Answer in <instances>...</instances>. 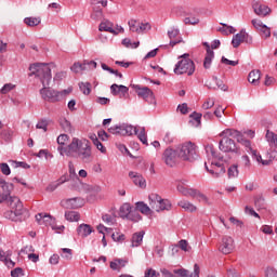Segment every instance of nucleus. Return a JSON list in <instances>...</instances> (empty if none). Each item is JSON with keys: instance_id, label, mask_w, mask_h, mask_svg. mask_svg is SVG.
Instances as JSON below:
<instances>
[{"instance_id": "f257e3e1", "label": "nucleus", "mask_w": 277, "mask_h": 277, "mask_svg": "<svg viewBox=\"0 0 277 277\" xmlns=\"http://www.w3.org/2000/svg\"><path fill=\"white\" fill-rule=\"evenodd\" d=\"M68 134H61L57 137V144H60L57 150L60 155L64 157H77L81 163H92L94 161V154H92V144L85 138L74 137L70 144L64 147V144L68 142Z\"/></svg>"}, {"instance_id": "f03ea898", "label": "nucleus", "mask_w": 277, "mask_h": 277, "mask_svg": "<svg viewBox=\"0 0 277 277\" xmlns=\"http://www.w3.org/2000/svg\"><path fill=\"white\" fill-rule=\"evenodd\" d=\"M32 75H36L40 79L43 88L40 90L41 97L48 103H57L60 102L61 93L53 89L47 88L51 83V66L43 63H37L30 66Z\"/></svg>"}, {"instance_id": "7ed1b4c3", "label": "nucleus", "mask_w": 277, "mask_h": 277, "mask_svg": "<svg viewBox=\"0 0 277 277\" xmlns=\"http://www.w3.org/2000/svg\"><path fill=\"white\" fill-rule=\"evenodd\" d=\"M206 153L208 155V161L205 162V168L213 179H220L226 174V167L224 163L217 161L221 159L215 151L213 145L206 146Z\"/></svg>"}, {"instance_id": "20e7f679", "label": "nucleus", "mask_w": 277, "mask_h": 277, "mask_svg": "<svg viewBox=\"0 0 277 277\" xmlns=\"http://www.w3.org/2000/svg\"><path fill=\"white\" fill-rule=\"evenodd\" d=\"M221 141L219 143V148L222 153H239V147H237V143L241 141V132L235 129H225L220 133Z\"/></svg>"}, {"instance_id": "39448f33", "label": "nucleus", "mask_w": 277, "mask_h": 277, "mask_svg": "<svg viewBox=\"0 0 277 277\" xmlns=\"http://www.w3.org/2000/svg\"><path fill=\"white\" fill-rule=\"evenodd\" d=\"M177 155L182 161H196L198 159V146L190 141L185 142L177 148Z\"/></svg>"}, {"instance_id": "423d86ee", "label": "nucleus", "mask_w": 277, "mask_h": 277, "mask_svg": "<svg viewBox=\"0 0 277 277\" xmlns=\"http://www.w3.org/2000/svg\"><path fill=\"white\" fill-rule=\"evenodd\" d=\"M148 200L153 213H155V211L156 213H160V211H170V209H172V202L161 198L158 194H150Z\"/></svg>"}, {"instance_id": "0eeeda50", "label": "nucleus", "mask_w": 277, "mask_h": 277, "mask_svg": "<svg viewBox=\"0 0 277 277\" xmlns=\"http://www.w3.org/2000/svg\"><path fill=\"white\" fill-rule=\"evenodd\" d=\"M173 72L175 75H188V77H192L196 72V64L192 60L182 58L175 64Z\"/></svg>"}, {"instance_id": "6e6552de", "label": "nucleus", "mask_w": 277, "mask_h": 277, "mask_svg": "<svg viewBox=\"0 0 277 277\" xmlns=\"http://www.w3.org/2000/svg\"><path fill=\"white\" fill-rule=\"evenodd\" d=\"M129 29L132 34H137L142 36L143 34H147L153 29V26L148 22H140L137 19H130L128 22Z\"/></svg>"}, {"instance_id": "1a4fd4ad", "label": "nucleus", "mask_w": 277, "mask_h": 277, "mask_svg": "<svg viewBox=\"0 0 277 277\" xmlns=\"http://www.w3.org/2000/svg\"><path fill=\"white\" fill-rule=\"evenodd\" d=\"M252 160L256 161L259 166H269L273 159H277V151H273V156L266 155L264 158L256 149H250Z\"/></svg>"}, {"instance_id": "9d476101", "label": "nucleus", "mask_w": 277, "mask_h": 277, "mask_svg": "<svg viewBox=\"0 0 277 277\" xmlns=\"http://www.w3.org/2000/svg\"><path fill=\"white\" fill-rule=\"evenodd\" d=\"M132 88L136 92L137 96L140 98H143L144 101H149L153 103V98H155V94L151 92L150 89L147 87H141L140 84H133Z\"/></svg>"}, {"instance_id": "9b49d317", "label": "nucleus", "mask_w": 277, "mask_h": 277, "mask_svg": "<svg viewBox=\"0 0 277 277\" xmlns=\"http://www.w3.org/2000/svg\"><path fill=\"white\" fill-rule=\"evenodd\" d=\"M219 250L222 252V254H230V252L235 250V240H233V237L224 236L222 238Z\"/></svg>"}, {"instance_id": "f8f14e48", "label": "nucleus", "mask_w": 277, "mask_h": 277, "mask_svg": "<svg viewBox=\"0 0 277 277\" xmlns=\"http://www.w3.org/2000/svg\"><path fill=\"white\" fill-rule=\"evenodd\" d=\"M100 31H108V34H114L115 36H118V34L124 32V28L119 25L114 28V23L109 21H104L100 24Z\"/></svg>"}, {"instance_id": "ddd939ff", "label": "nucleus", "mask_w": 277, "mask_h": 277, "mask_svg": "<svg viewBox=\"0 0 277 277\" xmlns=\"http://www.w3.org/2000/svg\"><path fill=\"white\" fill-rule=\"evenodd\" d=\"M162 159L167 166L174 168L176 161H179V151L170 148L166 149Z\"/></svg>"}, {"instance_id": "4468645a", "label": "nucleus", "mask_w": 277, "mask_h": 277, "mask_svg": "<svg viewBox=\"0 0 277 277\" xmlns=\"http://www.w3.org/2000/svg\"><path fill=\"white\" fill-rule=\"evenodd\" d=\"M241 42H247V44H251L252 42V38L250 37V35H248V32H246V30L239 31L237 35L234 36L232 40L234 49L239 48Z\"/></svg>"}, {"instance_id": "2eb2a0df", "label": "nucleus", "mask_w": 277, "mask_h": 277, "mask_svg": "<svg viewBox=\"0 0 277 277\" xmlns=\"http://www.w3.org/2000/svg\"><path fill=\"white\" fill-rule=\"evenodd\" d=\"M0 188H2V194H0V203L5 202L14 189V185L5 182L4 179L0 177Z\"/></svg>"}, {"instance_id": "dca6fc26", "label": "nucleus", "mask_w": 277, "mask_h": 277, "mask_svg": "<svg viewBox=\"0 0 277 277\" xmlns=\"http://www.w3.org/2000/svg\"><path fill=\"white\" fill-rule=\"evenodd\" d=\"M94 68H96V62H94V61L85 62L83 64L75 63L71 66L72 72H76V74L83 72V70H89V69H94Z\"/></svg>"}, {"instance_id": "f3484780", "label": "nucleus", "mask_w": 277, "mask_h": 277, "mask_svg": "<svg viewBox=\"0 0 277 277\" xmlns=\"http://www.w3.org/2000/svg\"><path fill=\"white\" fill-rule=\"evenodd\" d=\"M173 274H177L179 277H200V266L194 265V271L189 274V271L185 268L174 269Z\"/></svg>"}, {"instance_id": "a211bd4d", "label": "nucleus", "mask_w": 277, "mask_h": 277, "mask_svg": "<svg viewBox=\"0 0 277 277\" xmlns=\"http://www.w3.org/2000/svg\"><path fill=\"white\" fill-rule=\"evenodd\" d=\"M66 209H81L85 205V200L81 197H75L63 201Z\"/></svg>"}, {"instance_id": "6ab92c4d", "label": "nucleus", "mask_w": 277, "mask_h": 277, "mask_svg": "<svg viewBox=\"0 0 277 277\" xmlns=\"http://www.w3.org/2000/svg\"><path fill=\"white\" fill-rule=\"evenodd\" d=\"M129 177L133 181L134 185L136 187H141V189H146V179L142 176V174L137 172L130 171L129 172Z\"/></svg>"}, {"instance_id": "aec40b11", "label": "nucleus", "mask_w": 277, "mask_h": 277, "mask_svg": "<svg viewBox=\"0 0 277 277\" xmlns=\"http://www.w3.org/2000/svg\"><path fill=\"white\" fill-rule=\"evenodd\" d=\"M253 10L258 16H267V14H269L272 12L269 6H267L261 2H254Z\"/></svg>"}, {"instance_id": "412c9836", "label": "nucleus", "mask_w": 277, "mask_h": 277, "mask_svg": "<svg viewBox=\"0 0 277 277\" xmlns=\"http://www.w3.org/2000/svg\"><path fill=\"white\" fill-rule=\"evenodd\" d=\"M77 233L79 237H82V239H85V237H90V235L94 233V228H92L88 224H80L77 228Z\"/></svg>"}, {"instance_id": "4be33fe9", "label": "nucleus", "mask_w": 277, "mask_h": 277, "mask_svg": "<svg viewBox=\"0 0 277 277\" xmlns=\"http://www.w3.org/2000/svg\"><path fill=\"white\" fill-rule=\"evenodd\" d=\"M8 205L11 209V211H23V202H21V199L18 197H10L8 200Z\"/></svg>"}, {"instance_id": "5701e85b", "label": "nucleus", "mask_w": 277, "mask_h": 277, "mask_svg": "<svg viewBox=\"0 0 277 277\" xmlns=\"http://www.w3.org/2000/svg\"><path fill=\"white\" fill-rule=\"evenodd\" d=\"M136 211H140L143 215H153V208L150 206L146 205L144 201H137L135 203Z\"/></svg>"}, {"instance_id": "b1692460", "label": "nucleus", "mask_w": 277, "mask_h": 277, "mask_svg": "<svg viewBox=\"0 0 277 277\" xmlns=\"http://www.w3.org/2000/svg\"><path fill=\"white\" fill-rule=\"evenodd\" d=\"M179 29L176 28H172L171 30L168 31V36L170 38V47H176V44L181 43L182 40L181 39H175L174 38H179Z\"/></svg>"}, {"instance_id": "393cba45", "label": "nucleus", "mask_w": 277, "mask_h": 277, "mask_svg": "<svg viewBox=\"0 0 277 277\" xmlns=\"http://www.w3.org/2000/svg\"><path fill=\"white\" fill-rule=\"evenodd\" d=\"M21 215H23V211L18 212V210H8L4 212V217L6 220H11V222H18V217H21Z\"/></svg>"}, {"instance_id": "a878e982", "label": "nucleus", "mask_w": 277, "mask_h": 277, "mask_svg": "<svg viewBox=\"0 0 277 277\" xmlns=\"http://www.w3.org/2000/svg\"><path fill=\"white\" fill-rule=\"evenodd\" d=\"M131 211H133V207H131V203H123L119 209V215L123 220H127L131 214Z\"/></svg>"}, {"instance_id": "bb28decb", "label": "nucleus", "mask_w": 277, "mask_h": 277, "mask_svg": "<svg viewBox=\"0 0 277 277\" xmlns=\"http://www.w3.org/2000/svg\"><path fill=\"white\" fill-rule=\"evenodd\" d=\"M177 205L184 209V211H188L189 213H195V211H198V208L187 200H181Z\"/></svg>"}, {"instance_id": "cd10ccee", "label": "nucleus", "mask_w": 277, "mask_h": 277, "mask_svg": "<svg viewBox=\"0 0 277 277\" xmlns=\"http://www.w3.org/2000/svg\"><path fill=\"white\" fill-rule=\"evenodd\" d=\"M177 192L183 194V196H196V189L189 188V186H184L183 184H177Z\"/></svg>"}, {"instance_id": "c85d7f7f", "label": "nucleus", "mask_w": 277, "mask_h": 277, "mask_svg": "<svg viewBox=\"0 0 277 277\" xmlns=\"http://www.w3.org/2000/svg\"><path fill=\"white\" fill-rule=\"evenodd\" d=\"M261 80V70H252L249 72L248 81L253 85H259V81Z\"/></svg>"}, {"instance_id": "c756f323", "label": "nucleus", "mask_w": 277, "mask_h": 277, "mask_svg": "<svg viewBox=\"0 0 277 277\" xmlns=\"http://www.w3.org/2000/svg\"><path fill=\"white\" fill-rule=\"evenodd\" d=\"M266 142L269 144L272 148H277V134L267 130L266 131Z\"/></svg>"}, {"instance_id": "7c9ffc66", "label": "nucleus", "mask_w": 277, "mask_h": 277, "mask_svg": "<svg viewBox=\"0 0 277 277\" xmlns=\"http://www.w3.org/2000/svg\"><path fill=\"white\" fill-rule=\"evenodd\" d=\"M142 241H144V232L135 233L132 236V245H131V247L132 248H137V247L142 246Z\"/></svg>"}, {"instance_id": "2f4dec72", "label": "nucleus", "mask_w": 277, "mask_h": 277, "mask_svg": "<svg viewBox=\"0 0 277 277\" xmlns=\"http://www.w3.org/2000/svg\"><path fill=\"white\" fill-rule=\"evenodd\" d=\"M65 219L67 222H79V220H81V214L77 211H67L65 212Z\"/></svg>"}, {"instance_id": "473e14b6", "label": "nucleus", "mask_w": 277, "mask_h": 277, "mask_svg": "<svg viewBox=\"0 0 277 277\" xmlns=\"http://www.w3.org/2000/svg\"><path fill=\"white\" fill-rule=\"evenodd\" d=\"M126 265H127L126 260L118 259L110 262V269H114L115 272H120V269H122V267H124Z\"/></svg>"}, {"instance_id": "72a5a7b5", "label": "nucleus", "mask_w": 277, "mask_h": 277, "mask_svg": "<svg viewBox=\"0 0 277 277\" xmlns=\"http://www.w3.org/2000/svg\"><path fill=\"white\" fill-rule=\"evenodd\" d=\"M24 23L28 27H38V25H40V23H42V18H40V17H26V18H24Z\"/></svg>"}, {"instance_id": "f704fd0d", "label": "nucleus", "mask_w": 277, "mask_h": 277, "mask_svg": "<svg viewBox=\"0 0 277 277\" xmlns=\"http://www.w3.org/2000/svg\"><path fill=\"white\" fill-rule=\"evenodd\" d=\"M137 138L140 140V142H142V144H144L145 146H148V138L146 136V129L145 128H137Z\"/></svg>"}, {"instance_id": "c9c22d12", "label": "nucleus", "mask_w": 277, "mask_h": 277, "mask_svg": "<svg viewBox=\"0 0 277 277\" xmlns=\"http://www.w3.org/2000/svg\"><path fill=\"white\" fill-rule=\"evenodd\" d=\"M137 134V127L126 126L121 127V135H135Z\"/></svg>"}, {"instance_id": "e433bc0d", "label": "nucleus", "mask_w": 277, "mask_h": 277, "mask_svg": "<svg viewBox=\"0 0 277 277\" xmlns=\"http://www.w3.org/2000/svg\"><path fill=\"white\" fill-rule=\"evenodd\" d=\"M214 55L215 54L213 53V50L208 49V52L206 54L205 62H203V68H211V62Z\"/></svg>"}, {"instance_id": "4c0bfd02", "label": "nucleus", "mask_w": 277, "mask_h": 277, "mask_svg": "<svg viewBox=\"0 0 277 277\" xmlns=\"http://www.w3.org/2000/svg\"><path fill=\"white\" fill-rule=\"evenodd\" d=\"M61 256L65 261H72V249L62 248L61 249Z\"/></svg>"}, {"instance_id": "58836bf2", "label": "nucleus", "mask_w": 277, "mask_h": 277, "mask_svg": "<svg viewBox=\"0 0 277 277\" xmlns=\"http://www.w3.org/2000/svg\"><path fill=\"white\" fill-rule=\"evenodd\" d=\"M190 198H196L198 202H203L205 205H209V197L202 193H198V190H195V196H190Z\"/></svg>"}, {"instance_id": "ea45409f", "label": "nucleus", "mask_w": 277, "mask_h": 277, "mask_svg": "<svg viewBox=\"0 0 277 277\" xmlns=\"http://www.w3.org/2000/svg\"><path fill=\"white\" fill-rule=\"evenodd\" d=\"M60 124L66 133H70V131H72V126L70 124V121H68L66 118H61Z\"/></svg>"}, {"instance_id": "a19ab883", "label": "nucleus", "mask_w": 277, "mask_h": 277, "mask_svg": "<svg viewBox=\"0 0 277 277\" xmlns=\"http://www.w3.org/2000/svg\"><path fill=\"white\" fill-rule=\"evenodd\" d=\"M79 88L82 92V94H90V92H92V84H90L89 82H80L79 83Z\"/></svg>"}, {"instance_id": "79ce46f5", "label": "nucleus", "mask_w": 277, "mask_h": 277, "mask_svg": "<svg viewBox=\"0 0 277 277\" xmlns=\"http://www.w3.org/2000/svg\"><path fill=\"white\" fill-rule=\"evenodd\" d=\"M92 140H93V144L97 148V150H100L103 155H105L107 153V148L105 146H103V143H101V141H98V138L96 136L92 137Z\"/></svg>"}, {"instance_id": "37998d69", "label": "nucleus", "mask_w": 277, "mask_h": 277, "mask_svg": "<svg viewBox=\"0 0 277 277\" xmlns=\"http://www.w3.org/2000/svg\"><path fill=\"white\" fill-rule=\"evenodd\" d=\"M228 179H235L236 176H239V170L237 169V164H233L227 170Z\"/></svg>"}, {"instance_id": "c03bdc74", "label": "nucleus", "mask_w": 277, "mask_h": 277, "mask_svg": "<svg viewBox=\"0 0 277 277\" xmlns=\"http://www.w3.org/2000/svg\"><path fill=\"white\" fill-rule=\"evenodd\" d=\"M122 44L123 47H127V49H137V47H140V41L131 42V39L126 38L122 40Z\"/></svg>"}, {"instance_id": "a18cd8bd", "label": "nucleus", "mask_w": 277, "mask_h": 277, "mask_svg": "<svg viewBox=\"0 0 277 277\" xmlns=\"http://www.w3.org/2000/svg\"><path fill=\"white\" fill-rule=\"evenodd\" d=\"M127 220H130V222H140L142 220V215H140V212L131 210Z\"/></svg>"}, {"instance_id": "49530a36", "label": "nucleus", "mask_w": 277, "mask_h": 277, "mask_svg": "<svg viewBox=\"0 0 277 277\" xmlns=\"http://www.w3.org/2000/svg\"><path fill=\"white\" fill-rule=\"evenodd\" d=\"M260 36L266 40V38H269L272 36V30L267 25H264L260 30Z\"/></svg>"}, {"instance_id": "de8ad7c7", "label": "nucleus", "mask_w": 277, "mask_h": 277, "mask_svg": "<svg viewBox=\"0 0 277 277\" xmlns=\"http://www.w3.org/2000/svg\"><path fill=\"white\" fill-rule=\"evenodd\" d=\"M229 222L232 224H234V226H236V228H243V221H241L235 216H230Z\"/></svg>"}, {"instance_id": "09e8293b", "label": "nucleus", "mask_w": 277, "mask_h": 277, "mask_svg": "<svg viewBox=\"0 0 277 277\" xmlns=\"http://www.w3.org/2000/svg\"><path fill=\"white\" fill-rule=\"evenodd\" d=\"M0 170L2 174H4V176H10V174H12V171L10 170V166H8V163L5 162L0 163Z\"/></svg>"}, {"instance_id": "8fccbe9b", "label": "nucleus", "mask_w": 277, "mask_h": 277, "mask_svg": "<svg viewBox=\"0 0 277 277\" xmlns=\"http://www.w3.org/2000/svg\"><path fill=\"white\" fill-rule=\"evenodd\" d=\"M245 213L247 215H251L253 217H258V219H261V216L259 215V213H256V211H254V208L250 207V206H247L245 208Z\"/></svg>"}, {"instance_id": "3c124183", "label": "nucleus", "mask_w": 277, "mask_h": 277, "mask_svg": "<svg viewBox=\"0 0 277 277\" xmlns=\"http://www.w3.org/2000/svg\"><path fill=\"white\" fill-rule=\"evenodd\" d=\"M94 12L92 13L91 17L94 21H98L100 18H103V10L96 9V6L93 8Z\"/></svg>"}, {"instance_id": "603ef678", "label": "nucleus", "mask_w": 277, "mask_h": 277, "mask_svg": "<svg viewBox=\"0 0 277 277\" xmlns=\"http://www.w3.org/2000/svg\"><path fill=\"white\" fill-rule=\"evenodd\" d=\"M11 256H12V251L0 250V261H2V263L8 261V259H10Z\"/></svg>"}, {"instance_id": "864d4df0", "label": "nucleus", "mask_w": 277, "mask_h": 277, "mask_svg": "<svg viewBox=\"0 0 277 277\" xmlns=\"http://www.w3.org/2000/svg\"><path fill=\"white\" fill-rule=\"evenodd\" d=\"M12 135H14V132L12 130H3L1 132V136L3 137V140H5L6 142H10V140H12Z\"/></svg>"}, {"instance_id": "5fc2aeb1", "label": "nucleus", "mask_w": 277, "mask_h": 277, "mask_svg": "<svg viewBox=\"0 0 277 277\" xmlns=\"http://www.w3.org/2000/svg\"><path fill=\"white\" fill-rule=\"evenodd\" d=\"M179 246H180L181 250H183L184 252H189V250H192V247L189 246L187 240H181L179 242Z\"/></svg>"}, {"instance_id": "6e6d98bb", "label": "nucleus", "mask_w": 277, "mask_h": 277, "mask_svg": "<svg viewBox=\"0 0 277 277\" xmlns=\"http://www.w3.org/2000/svg\"><path fill=\"white\" fill-rule=\"evenodd\" d=\"M109 133H111L113 135H122V127H111L108 129Z\"/></svg>"}, {"instance_id": "4d7b16f0", "label": "nucleus", "mask_w": 277, "mask_h": 277, "mask_svg": "<svg viewBox=\"0 0 277 277\" xmlns=\"http://www.w3.org/2000/svg\"><path fill=\"white\" fill-rule=\"evenodd\" d=\"M16 88V85L12 84V83H6L2 87L1 89V94H8V92H12V90Z\"/></svg>"}, {"instance_id": "13d9d810", "label": "nucleus", "mask_w": 277, "mask_h": 277, "mask_svg": "<svg viewBox=\"0 0 277 277\" xmlns=\"http://www.w3.org/2000/svg\"><path fill=\"white\" fill-rule=\"evenodd\" d=\"M215 84L217 87V90H223V92H226V90H228V88L226 87V84H224V81L214 78Z\"/></svg>"}, {"instance_id": "bf43d9fd", "label": "nucleus", "mask_w": 277, "mask_h": 277, "mask_svg": "<svg viewBox=\"0 0 277 277\" xmlns=\"http://www.w3.org/2000/svg\"><path fill=\"white\" fill-rule=\"evenodd\" d=\"M11 276L12 277L25 276V272L23 271V268L17 267V268H14L13 271H11Z\"/></svg>"}, {"instance_id": "052dcab7", "label": "nucleus", "mask_w": 277, "mask_h": 277, "mask_svg": "<svg viewBox=\"0 0 277 277\" xmlns=\"http://www.w3.org/2000/svg\"><path fill=\"white\" fill-rule=\"evenodd\" d=\"M49 123L45 120L39 121L36 129H42L43 133H47Z\"/></svg>"}, {"instance_id": "680f3d73", "label": "nucleus", "mask_w": 277, "mask_h": 277, "mask_svg": "<svg viewBox=\"0 0 277 277\" xmlns=\"http://www.w3.org/2000/svg\"><path fill=\"white\" fill-rule=\"evenodd\" d=\"M222 64H225L226 66H237L239 64V61H230L226 57H222L221 60Z\"/></svg>"}, {"instance_id": "e2e57ef3", "label": "nucleus", "mask_w": 277, "mask_h": 277, "mask_svg": "<svg viewBox=\"0 0 277 277\" xmlns=\"http://www.w3.org/2000/svg\"><path fill=\"white\" fill-rule=\"evenodd\" d=\"M251 23L258 31L265 26L261 19H252Z\"/></svg>"}, {"instance_id": "0e129e2a", "label": "nucleus", "mask_w": 277, "mask_h": 277, "mask_svg": "<svg viewBox=\"0 0 277 277\" xmlns=\"http://www.w3.org/2000/svg\"><path fill=\"white\" fill-rule=\"evenodd\" d=\"M213 105H215V101H213L212 98H209L207 102L203 103L202 109H211Z\"/></svg>"}, {"instance_id": "69168bd1", "label": "nucleus", "mask_w": 277, "mask_h": 277, "mask_svg": "<svg viewBox=\"0 0 277 277\" xmlns=\"http://www.w3.org/2000/svg\"><path fill=\"white\" fill-rule=\"evenodd\" d=\"M265 277H277L276 268H266Z\"/></svg>"}, {"instance_id": "338daca9", "label": "nucleus", "mask_w": 277, "mask_h": 277, "mask_svg": "<svg viewBox=\"0 0 277 277\" xmlns=\"http://www.w3.org/2000/svg\"><path fill=\"white\" fill-rule=\"evenodd\" d=\"M262 233H264L265 235H272V233H274V229L272 228V226L269 225H264L261 227Z\"/></svg>"}, {"instance_id": "774afa93", "label": "nucleus", "mask_w": 277, "mask_h": 277, "mask_svg": "<svg viewBox=\"0 0 277 277\" xmlns=\"http://www.w3.org/2000/svg\"><path fill=\"white\" fill-rule=\"evenodd\" d=\"M60 263V255L58 254H53L50 258V264L51 265H57Z\"/></svg>"}]
</instances>
